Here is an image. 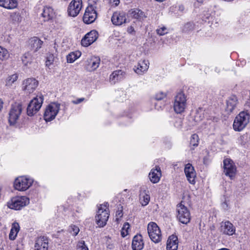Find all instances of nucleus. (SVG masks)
Segmentation results:
<instances>
[{
  "label": "nucleus",
  "mask_w": 250,
  "mask_h": 250,
  "mask_svg": "<svg viewBox=\"0 0 250 250\" xmlns=\"http://www.w3.org/2000/svg\"><path fill=\"white\" fill-rule=\"evenodd\" d=\"M22 111V105L21 103L15 102L11 105L7 117L10 126H14L18 123Z\"/></svg>",
  "instance_id": "obj_1"
},
{
  "label": "nucleus",
  "mask_w": 250,
  "mask_h": 250,
  "mask_svg": "<svg viewBox=\"0 0 250 250\" xmlns=\"http://www.w3.org/2000/svg\"><path fill=\"white\" fill-rule=\"evenodd\" d=\"M108 204L107 203L100 205L95 216L97 225L100 227L104 226L109 218Z\"/></svg>",
  "instance_id": "obj_2"
},
{
  "label": "nucleus",
  "mask_w": 250,
  "mask_h": 250,
  "mask_svg": "<svg viewBox=\"0 0 250 250\" xmlns=\"http://www.w3.org/2000/svg\"><path fill=\"white\" fill-rule=\"evenodd\" d=\"M176 218L183 224H188L190 220L191 216L189 209L182 203L178 204L176 208Z\"/></svg>",
  "instance_id": "obj_3"
},
{
  "label": "nucleus",
  "mask_w": 250,
  "mask_h": 250,
  "mask_svg": "<svg viewBox=\"0 0 250 250\" xmlns=\"http://www.w3.org/2000/svg\"><path fill=\"white\" fill-rule=\"evenodd\" d=\"M250 120V115L246 112H241L235 118L233 124L234 130L240 131L248 125Z\"/></svg>",
  "instance_id": "obj_4"
},
{
  "label": "nucleus",
  "mask_w": 250,
  "mask_h": 250,
  "mask_svg": "<svg viewBox=\"0 0 250 250\" xmlns=\"http://www.w3.org/2000/svg\"><path fill=\"white\" fill-rule=\"evenodd\" d=\"M187 97L183 92L178 93L174 97L173 109L178 114L183 113L187 106Z\"/></svg>",
  "instance_id": "obj_5"
},
{
  "label": "nucleus",
  "mask_w": 250,
  "mask_h": 250,
  "mask_svg": "<svg viewBox=\"0 0 250 250\" xmlns=\"http://www.w3.org/2000/svg\"><path fill=\"white\" fill-rule=\"evenodd\" d=\"M147 233L150 239L155 243L161 241L162 235L161 230L156 223L153 222H149L147 225Z\"/></svg>",
  "instance_id": "obj_6"
},
{
  "label": "nucleus",
  "mask_w": 250,
  "mask_h": 250,
  "mask_svg": "<svg viewBox=\"0 0 250 250\" xmlns=\"http://www.w3.org/2000/svg\"><path fill=\"white\" fill-rule=\"evenodd\" d=\"M29 204V199L26 196H16L7 203V206L11 209L20 210Z\"/></svg>",
  "instance_id": "obj_7"
},
{
  "label": "nucleus",
  "mask_w": 250,
  "mask_h": 250,
  "mask_svg": "<svg viewBox=\"0 0 250 250\" xmlns=\"http://www.w3.org/2000/svg\"><path fill=\"white\" fill-rule=\"evenodd\" d=\"M43 101L42 95L37 96L32 99L27 107V114L29 116L34 115L41 108Z\"/></svg>",
  "instance_id": "obj_8"
},
{
  "label": "nucleus",
  "mask_w": 250,
  "mask_h": 250,
  "mask_svg": "<svg viewBox=\"0 0 250 250\" xmlns=\"http://www.w3.org/2000/svg\"><path fill=\"white\" fill-rule=\"evenodd\" d=\"M60 109V104L51 103L46 108L44 113V118L46 122L54 119Z\"/></svg>",
  "instance_id": "obj_9"
},
{
  "label": "nucleus",
  "mask_w": 250,
  "mask_h": 250,
  "mask_svg": "<svg viewBox=\"0 0 250 250\" xmlns=\"http://www.w3.org/2000/svg\"><path fill=\"white\" fill-rule=\"evenodd\" d=\"M33 182L31 178L25 176H21L17 178L14 184L16 190L19 191H25L32 185Z\"/></svg>",
  "instance_id": "obj_10"
},
{
  "label": "nucleus",
  "mask_w": 250,
  "mask_h": 250,
  "mask_svg": "<svg viewBox=\"0 0 250 250\" xmlns=\"http://www.w3.org/2000/svg\"><path fill=\"white\" fill-rule=\"evenodd\" d=\"M224 172L226 176L232 179L236 172V167L233 161L230 159H226L224 160Z\"/></svg>",
  "instance_id": "obj_11"
},
{
  "label": "nucleus",
  "mask_w": 250,
  "mask_h": 250,
  "mask_svg": "<svg viewBox=\"0 0 250 250\" xmlns=\"http://www.w3.org/2000/svg\"><path fill=\"white\" fill-rule=\"evenodd\" d=\"M39 82L35 78H29L22 82V89L27 93H31L38 86Z\"/></svg>",
  "instance_id": "obj_12"
},
{
  "label": "nucleus",
  "mask_w": 250,
  "mask_h": 250,
  "mask_svg": "<svg viewBox=\"0 0 250 250\" xmlns=\"http://www.w3.org/2000/svg\"><path fill=\"white\" fill-rule=\"evenodd\" d=\"M111 22L115 26H120L127 22L126 15L125 12H114L111 17Z\"/></svg>",
  "instance_id": "obj_13"
},
{
  "label": "nucleus",
  "mask_w": 250,
  "mask_h": 250,
  "mask_svg": "<svg viewBox=\"0 0 250 250\" xmlns=\"http://www.w3.org/2000/svg\"><path fill=\"white\" fill-rule=\"evenodd\" d=\"M82 7V0H72L68 7V15L73 17L77 16L81 11Z\"/></svg>",
  "instance_id": "obj_14"
},
{
  "label": "nucleus",
  "mask_w": 250,
  "mask_h": 250,
  "mask_svg": "<svg viewBox=\"0 0 250 250\" xmlns=\"http://www.w3.org/2000/svg\"><path fill=\"white\" fill-rule=\"evenodd\" d=\"M98 38V33L96 30H92L87 33L82 39L81 44L87 47L95 42Z\"/></svg>",
  "instance_id": "obj_15"
},
{
  "label": "nucleus",
  "mask_w": 250,
  "mask_h": 250,
  "mask_svg": "<svg viewBox=\"0 0 250 250\" xmlns=\"http://www.w3.org/2000/svg\"><path fill=\"white\" fill-rule=\"evenodd\" d=\"M100 62L101 60L99 57L91 56L85 61L86 69L88 71L95 70L99 66Z\"/></svg>",
  "instance_id": "obj_16"
},
{
  "label": "nucleus",
  "mask_w": 250,
  "mask_h": 250,
  "mask_svg": "<svg viewBox=\"0 0 250 250\" xmlns=\"http://www.w3.org/2000/svg\"><path fill=\"white\" fill-rule=\"evenodd\" d=\"M97 10L87 7L85 11L83 16V21L86 24H90L93 22L97 17Z\"/></svg>",
  "instance_id": "obj_17"
},
{
  "label": "nucleus",
  "mask_w": 250,
  "mask_h": 250,
  "mask_svg": "<svg viewBox=\"0 0 250 250\" xmlns=\"http://www.w3.org/2000/svg\"><path fill=\"white\" fill-rule=\"evenodd\" d=\"M184 171L188 181L191 184L194 185L195 183L196 174L193 167L190 164H186Z\"/></svg>",
  "instance_id": "obj_18"
},
{
  "label": "nucleus",
  "mask_w": 250,
  "mask_h": 250,
  "mask_svg": "<svg viewBox=\"0 0 250 250\" xmlns=\"http://www.w3.org/2000/svg\"><path fill=\"white\" fill-rule=\"evenodd\" d=\"M149 62L147 60H140L133 68L135 73L139 75H143L146 73L149 68Z\"/></svg>",
  "instance_id": "obj_19"
},
{
  "label": "nucleus",
  "mask_w": 250,
  "mask_h": 250,
  "mask_svg": "<svg viewBox=\"0 0 250 250\" xmlns=\"http://www.w3.org/2000/svg\"><path fill=\"white\" fill-rule=\"evenodd\" d=\"M221 231L224 234L232 235L235 232V227L229 221L222 222L221 226Z\"/></svg>",
  "instance_id": "obj_20"
},
{
  "label": "nucleus",
  "mask_w": 250,
  "mask_h": 250,
  "mask_svg": "<svg viewBox=\"0 0 250 250\" xmlns=\"http://www.w3.org/2000/svg\"><path fill=\"white\" fill-rule=\"evenodd\" d=\"M238 104L237 97L234 95L230 96L226 101V111L228 114L233 112Z\"/></svg>",
  "instance_id": "obj_21"
},
{
  "label": "nucleus",
  "mask_w": 250,
  "mask_h": 250,
  "mask_svg": "<svg viewBox=\"0 0 250 250\" xmlns=\"http://www.w3.org/2000/svg\"><path fill=\"white\" fill-rule=\"evenodd\" d=\"M125 73L122 70L114 71L110 75L109 82L111 84H115L116 83L122 80L125 77Z\"/></svg>",
  "instance_id": "obj_22"
},
{
  "label": "nucleus",
  "mask_w": 250,
  "mask_h": 250,
  "mask_svg": "<svg viewBox=\"0 0 250 250\" xmlns=\"http://www.w3.org/2000/svg\"><path fill=\"white\" fill-rule=\"evenodd\" d=\"M48 240L44 236L38 238L35 244V250H48Z\"/></svg>",
  "instance_id": "obj_23"
},
{
  "label": "nucleus",
  "mask_w": 250,
  "mask_h": 250,
  "mask_svg": "<svg viewBox=\"0 0 250 250\" xmlns=\"http://www.w3.org/2000/svg\"><path fill=\"white\" fill-rule=\"evenodd\" d=\"M161 176V172L160 168L159 167H156L155 168L152 169L149 174V179L153 183H158Z\"/></svg>",
  "instance_id": "obj_24"
},
{
  "label": "nucleus",
  "mask_w": 250,
  "mask_h": 250,
  "mask_svg": "<svg viewBox=\"0 0 250 250\" xmlns=\"http://www.w3.org/2000/svg\"><path fill=\"white\" fill-rule=\"evenodd\" d=\"M144 248L142 236L140 234L135 235L132 240V248L133 250H141Z\"/></svg>",
  "instance_id": "obj_25"
},
{
  "label": "nucleus",
  "mask_w": 250,
  "mask_h": 250,
  "mask_svg": "<svg viewBox=\"0 0 250 250\" xmlns=\"http://www.w3.org/2000/svg\"><path fill=\"white\" fill-rule=\"evenodd\" d=\"M178 238L175 235H172L168 237L167 244V250H177L178 248Z\"/></svg>",
  "instance_id": "obj_26"
},
{
  "label": "nucleus",
  "mask_w": 250,
  "mask_h": 250,
  "mask_svg": "<svg viewBox=\"0 0 250 250\" xmlns=\"http://www.w3.org/2000/svg\"><path fill=\"white\" fill-rule=\"evenodd\" d=\"M18 2L16 0H0V6L8 9L17 7Z\"/></svg>",
  "instance_id": "obj_27"
},
{
  "label": "nucleus",
  "mask_w": 250,
  "mask_h": 250,
  "mask_svg": "<svg viewBox=\"0 0 250 250\" xmlns=\"http://www.w3.org/2000/svg\"><path fill=\"white\" fill-rule=\"evenodd\" d=\"M20 227L18 223L15 222L12 224V227L9 234V238L10 240H14L16 239L17 234L20 231Z\"/></svg>",
  "instance_id": "obj_28"
},
{
  "label": "nucleus",
  "mask_w": 250,
  "mask_h": 250,
  "mask_svg": "<svg viewBox=\"0 0 250 250\" xmlns=\"http://www.w3.org/2000/svg\"><path fill=\"white\" fill-rule=\"evenodd\" d=\"M44 21H47L52 19L54 15L53 9L50 7H44L42 13Z\"/></svg>",
  "instance_id": "obj_29"
},
{
  "label": "nucleus",
  "mask_w": 250,
  "mask_h": 250,
  "mask_svg": "<svg viewBox=\"0 0 250 250\" xmlns=\"http://www.w3.org/2000/svg\"><path fill=\"white\" fill-rule=\"evenodd\" d=\"M130 14L134 19L141 21L143 20L146 16L144 12L138 9H133L130 10Z\"/></svg>",
  "instance_id": "obj_30"
},
{
  "label": "nucleus",
  "mask_w": 250,
  "mask_h": 250,
  "mask_svg": "<svg viewBox=\"0 0 250 250\" xmlns=\"http://www.w3.org/2000/svg\"><path fill=\"white\" fill-rule=\"evenodd\" d=\"M42 44V42L37 37H33L30 40V45L35 51L40 49Z\"/></svg>",
  "instance_id": "obj_31"
},
{
  "label": "nucleus",
  "mask_w": 250,
  "mask_h": 250,
  "mask_svg": "<svg viewBox=\"0 0 250 250\" xmlns=\"http://www.w3.org/2000/svg\"><path fill=\"white\" fill-rule=\"evenodd\" d=\"M147 192H148L147 191ZM150 196L146 190L142 192L140 194V202L142 206H146L149 202Z\"/></svg>",
  "instance_id": "obj_32"
},
{
  "label": "nucleus",
  "mask_w": 250,
  "mask_h": 250,
  "mask_svg": "<svg viewBox=\"0 0 250 250\" xmlns=\"http://www.w3.org/2000/svg\"><path fill=\"white\" fill-rule=\"evenodd\" d=\"M18 79V75L17 74L9 75L5 80V85L11 87L17 81Z\"/></svg>",
  "instance_id": "obj_33"
},
{
  "label": "nucleus",
  "mask_w": 250,
  "mask_h": 250,
  "mask_svg": "<svg viewBox=\"0 0 250 250\" xmlns=\"http://www.w3.org/2000/svg\"><path fill=\"white\" fill-rule=\"evenodd\" d=\"M88 6L93 9L97 10L101 8V1L100 0H88Z\"/></svg>",
  "instance_id": "obj_34"
},
{
  "label": "nucleus",
  "mask_w": 250,
  "mask_h": 250,
  "mask_svg": "<svg viewBox=\"0 0 250 250\" xmlns=\"http://www.w3.org/2000/svg\"><path fill=\"white\" fill-rule=\"evenodd\" d=\"M80 56V52H71L66 57L67 62L69 63H72L76 60Z\"/></svg>",
  "instance_id": "obj_35"
},
{
  "label": "nucleus",
  "mask_w": 250,
  "mask_h": 250,
  "mask_svg": "<svg viewBox=\"0 0 250 250\" xmlns=\"http://www.w3.org/2000/svg\"><path fill=\"white\" fill-rule=\"evenodd\" d=\"M21 60L25 65H28L32 62V56L29 52L25 53L21 57Z\"/></svg>",
  "instance_id": "obj_36"
},
{
  "label": "nucleus",
  "mask_w": 250,
  "mask_h": 250,
  "mask_svg": "<svg viewBox=\"0 0 250 250\" xmlns=\"http://www.w3.org/2000/svg\"><path fill=\"white\" fill-rule=\"evenodd\" d=\"M9 57L8 50L0 46V60H7Z\"/></svg>",
  "instance_id": "obj_37"
},
{
  "label": "nucleus",
  "mask_w": 250,
  "mask_h": 250,
  "mask_svg": "<svg viewBox=\"0 0 250 250\" xmlns=\"http://www.w3.org/2000/svg\"><path fill=\"white\" fill-rule=\"evenodd\" d=\"M199 137L197 134H193L191 136L190 140V145L194 147L198 146V144H199Z\"/></svg>",
  "instance_id": "obj_38"
},
{
  "label": "nucleus",
  "mask_w": 250,
  "mask_h": 250,
  "mask_svg": "<svg viewBox=\"0 0 250 250\" xmlns=\"http://www.w3.org/2000/svg\"><path fill=\"white\" fill-rule=\"evenodd\" d=\"M55 57L53 54H49L46 57V61L45 62L46 66L50 68L51 65L54 62Z\"/></svg>",
  "instance_id": "obj_39"
},
{
  "label": "nucleus",
  "mask_w": 250,
  "mask_h": 250,
  "mask_svg": "<svg viewBox=\"0 0 250 250\" xmlns=\"http://www.w3.org/2000/svg\"><path fill=\"white\" fill-rule=\"evenodd\" d=\"M11 20L16 22H20L21 21V17L19 13H12L10 14Z\"/></svg>",
  "instance_id": "obj_40"
},
{
  "label": "nucleus",
  "mask_w": 250,
  "mask_h": 250,
  "mask_svg": "<svg viewBox=\"0 0 250 250\" xmlns=\"http://www.w3.org/2000/svg\"><path fill=\"white\" fill-rule=\"evenodd\" d=\"M129 229V224L128 223H125L121 230V235L122 237H125L128 234V229Z\"/></svg>",
  "instance_id": "obj_41"
},
{
  "label": "nucleus",
  "mask_w": 250,
  "mask_h": 250,
  "mask_svg": "<svg viewBox=\"0 0 250 250\" xmlns=\"http://www.w3.org/2000/svg\"><path fill=\"white\" fill-rule=\"evenodd\" d=\"M205 118V116L204 114V111L200 109L197 110L196 113V115L195 116V120L196 122L201 121Z\"/></svg>",
  "instance_id": "obj_42"
},
{
  "label": "nucleus",
  "mask_w": 250,
  "mask_h": 250,
  "mask_svg": "<svg viewBox=\"0 0 250 250\" xmlns=\"http://www.w3.org/2000/svg\"><path fill=\"white\" fill-rule=\"evenodd\" d=\"M77 247L79 250H88V249L85 245L84 241H79Z\"/></svg>",
  "instance_id": "obj_43"
},
{
  "label": "nucleus",
  "mask_w": 250,
  "mask_h": 250,
  "mask_svg": "<svg viewBox=\"0 0 250 250\" xmlns=\"http://www.w3.org/2000/svg\"><path fill=\"white\" fill-rule=\"evenodd\" d=\"M79 231V228L75 225H72L70 227V232L73 236L77 235Z\"/></svg>",
  "instance_id": "obj_44"
},
{
  "label": "nucleus",
  "mask_w": 250,
  "mask_h": 250,
  "mask_svg": "<svg viewBox=\"0 0 250 250\" xmlns=\"http://www.w3.org/2000/svg\"><path fill=\"white\" fill-rule=\"evenodd\" d=\"M157 33L160 36H163L167 33V29L165 26H162L156 30Z\"/></svg>",
  "instance_id": "obj_45"
},
{
  "label": "nucleus",
  "mask_w": 250,
  "mask_h": 250,
  "mask_svg": "<svg viewBox=\"0 0 250 250\" xmlns=\"http://www.w3.org/2000/svg\"><path fill=\"white\" fill-rule=\"evenodd\" d=\"M194 29V24L192 22H188L186 23L184 26L183 30L185 32H188L190 30H192Z\"/></svg>",
  "instance_id": "obj_46"
},
{
  "label": "nucleus",
  "mask_w": 250,
  "mask_h": 250,
  "mask_svg": "<svg viewBox=\"0 0 250 250\" xmlns=\"http://www.w3.org/2000/svg\"><path fill=\"white\" fill-rule=\"evenodd\" d=\"M166 97V94L163 92H160L155 95V98L157 100H162Z\"/></svg>",
  "instance_id": "obj_47"
},
{
  "label": "nucleus",
  "mask_w": 250,
  "mask_h": 250,
  "mask_svg": "<svg viewBox=\"0 0 250 250\" xmlns=\"http://www.w3.org/2000/svg\"><path fill=\"white\" fill-rule=\"evenodd\" d=\"M84 100V98H81L78 99L76 100H73L72 101V102L74 104H79L81 103V102H83Z\"/></svg>",
  "instance_id": "obj_48"
},
{
  "label": "nucleus",
  "mask_w": 250,
  "mask_h": 250,
  "mask_svg": "<svg viewBox=\"0 0 250 250\" xmlns=\"http://www.w3.org/2000/svg\"><path fill=\"white\" fill-rule=\"evenodd\" d=\"M110 4L117 6L120 2V0H109Z\"/></svg>",
  "instance_id": "obj_49"
},
{
  "label": "nucleus",
  "mask_w": 250,
  "mask_h": 250,
  "mask_svg": "<svg viewBox=\"0 0 250 250\" xmlns=\"http://www.w3.org/2000/svg\"><path fill=\"white\" fill-rule=\"evenodd\" d=\"M116 215L117 217H119L120 218L122 217L123 216L122 211L121 210H118V211H116Z\"/></svg>",
  "instance_id": "obj_50"
},
{
  "label": "nucleus",
  "mask_w": 250,
  "mask_h": 250,
  "mask_svg": "<svg viewBox=\"0 0 250 250\" xmlns=\"http://www.w3.org/2000/svg\"><path fill=\"white\" fill-rule=\"evenodd\" d=\"M3 102L0 99V111L1 110L2 107H3Z\"/></svg>",
  "instance_id": "obj_51"
},
{
  "label": "nucleus",
  "mask_w": 250,
  "mask_h": 250,
  "mask_svg": "<svg viewBox=\"0 0 250 250\" xmlns=\"http://www.w3.org/2000/svg\"><path fill=\"white\" fill-rule=\"evenodd\" d=\"M204 0H197L198 2L202 3Z\"/></svg>",
  "instance_id": "obj_52"
},
{
  "label": "nucleus",
  "mask_w": 250,
  "mask_h": 250,
  "mask_svg": "<svg viewBox=\"0 0 250 250\" xmlns=\"http://www.w3.org/2000/svg\"><path fill=\"white\" fill-rule=\"evenodd\" d=\"M0 250H3V249L0 248Z\"/></svg>",
  "instance_id": "obj_53"
}]
</instances>
